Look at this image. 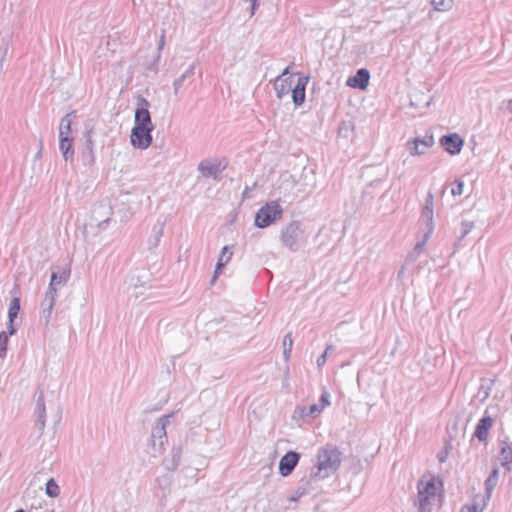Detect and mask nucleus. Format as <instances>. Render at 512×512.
I'll list each match as a JSON object with an SVG mask.
<instances>
[{"label":"nucleus","instance_id":"53","mask_svg":"<svg viewBox=\"0 0 512 512\" xmlns=\"http://www.w3.org/2000/svg\"><path fill=\"white\" fill-rule=\"evenodd\" d=\"M40 149H42V141H40ZM41 154V150L38 151L37 157Z\"/></svg>","mask_w":512,"mask_h":512},{"label":"nucleus","instance_id":"31","mask_svg":"<svg viewBox=\"0 0 512 512\" xmlns=\"http://www.w3.org/2000/svg\"><path fill=\"white\" fill-rule=\"evenodd\" d=\"M46 494L51 498H56L60 494V488L54 478H50L45 487Z\"/></svg>","mask_w":512,"mask_h":512},{"label":"nucleus","instance_id":"13","mask_svg":"<svg viewBox=\"0 0 512 512\" xmlns=\"http://www.w3.org/2000/svg\"><path fill=\"white\" fill-rule=\"evenodd\" d=\"M149 277L147 273L142 275H132L129 279V290L133 297L139 298L145 294V291L150 288Z\"/></svg>","mask_w":512,"mask_h":512},{"label":"nucleus","instance_id":"18","mask_svg":"<svg viewBox=\"0 0 512 512\" xmlns=\"http://www.w3.org/2000/svg\"><path fill=\"white\" fill-rule=\"evenodd\" d=\"M370 73L366 68L358 69L356 74L347 80V85L353 88L366 89L369 85Z\"/></svg>","mask_w":512,"mask_h":512},{"label":"nucleus","instance_id":"29","mask_svg":"<svg viewBox=\"0 0 512 512\" xmlns=\"http://www.w3.org/2000/svg\"><path fill=\"white\" fill-rule=\"evenodd\" d=\"M474 227V222L467 220L462 221L459 227L456 245H458L471 232V230Z\"/></svg>","mask_w":512,"mask_h":512},{"label":"nucleus","instance_id":"21","mask_svg":"<svg viewBox=\"0 0 512 512\" xmlns=\"http://www.w3.org/2000/svg\"><path fill=\"white\" fill-rule=\"evenodd\" d=\"M164 223H159L154 226L152 234L148 239V251L155 253V248L158 247L161 237L163 236Z\"/></svg>","mask_w":512,"mask_h":512},{"label":"nucleus","instance_id":"15","mask_svg":"<svg viewBox=\"0 0 512 512\" xmlns=\"http://www.w3.org/2000/svg\"><path fill=\"white\" fill-rule=\"evenodd\" d=\"M440 145L451 155H457L461 152L464 140L457 133L444 135L440 138Z\"/></svg>","mask_w":512,"mask_h":512},{"label":"nucleus","instance_id":"12","mask_svg":"<svg viewBox=\"0 0 512 512\" xmlns=\"http://www.w3.org/2000/svg\"><path fill=\"white\" fill-rule=\"evenodd\" d=\"M71 275V263L68 262L64 266L54 267L51 273V279L48 288L56 289L67 283Z\"/></svg>","mask_w":512,"mask_h":512},{"label":"nucleus","instance_id":"6","mask_svg":"<svg viewBox=\"0 0 512 512\" xmlns=\"http://www.w3.org/2000/svg\"><path fill=\"white\" fill-rule=\"evenodd\" d=\"M170 415L161 417L151 432V444L153 454H161L164 451L165 444L167 443L166 425L169 423Z\"/></svg>","mask_w":512,"mask_h":512},{"label":"nucleus","instance_id":"17","mask_svg":"<svg viewBox=\"0 0 512 512\" xmlns=\"http://www.w3.org/2000/svg\"><path fill=\"white\" fill-rule=\"evenodd\" d=\"M309 82L308 76H299L297 84L293 89H291L292 92V100L295 106H301L305 101V90L306 86Z\"/></svg>","mask_w":512,"mask_h":512},{"label":"nucleus","instance_id":"10","mask_svg":"<svg viewBox=\"0 0 512 512\" xmlns=\"http://www.w3.org/2000/svg\"><path fill=\"white\" fill-rule=\"evenodd\" d=\"M152 129L134 126L131 130V144L138 149H147L152 144Z\"/></svg>","mask_w":512,"mask_h":512},{"label":"nucleus","instance_id":"51","mask_svg":"<svg viewBox=\"0 0 512 512\" xmlns=\"http://www.w3.org/2000/svg\"><path fill=\"white\" fill-rule=\"evenodd\" d=\"M290 68H291V66H287V67L283 70V72H282V74H281L280 76H282L283 78H285L284 76H286L287 74H289V73H290Z\"/></svg>","mask_w":512,"mask_h":512},{"label":"nucleus","instance_id":"30","mask_svg":"<svg viewBox=\"0 0 512 512\" xmlns=\"http://www.w3.org/2000/svg\"><path fill=\"white\" fill-rule=\"evenodd\" d=\"M19 311H20V299L18 297H15L11 300L9 309H8V319H10V322L15 321V319L18 316Z\"/></svg>","mask_w":512,"mask_h":512},{"label":"nucleus","instance_id":"50","mask_svg":"<svg viewBox=\"0 0 512 512\" xmlns=\"http://www.w3.org/2000/svg\"><path fill=\"white\" fill-rule=\"evenodd\" d=\"M446 458H447V452L446 451L439 453L438 459H439L440 462H445Z\"/></svg>","mask_w":512,"mask_h":512},{"label":"nucleus","instance_id":"54","mask_svg":"<svg viewBox=\"0 0 512 512\" xmlns=\"http://www.w3.org/2000/svg\"><path fill=\"white\" fill-rule=\"evenodd\" d=\"M15 512H24V511H23L22 509H20V510H17V511H15Z\"/></svg>","mask_w":512,"mask_h":512},{"label":"nucleus","instance_id":"35","mask_svg":"<svg viewBox=\"0 0 512 512\" xmlns=\"http://www.w3.org/2000/svg\"><path fill=\"white\" fill-rule=\"evenodd\" d=\"M322 407L319 404H312L309 408H301L302 416H316L322 412Z\"/></svg>","mask_w":512,"mask_h":512},{"label":"nucleus","instance_id":"27","mask_svg":"<svg viewBox=\"0 0 512 512\" xmlns=\"http://www.w3.org/2000/svg\"><path fill=\"white\" fill-rule=\"evenodd\" d=\"M37 413H38L37 423L39 425V429L42 431L45 427V418H46V408H45V403H44V397L42 394L37 399Z\"/></svg>","mask_w":512,"mask_h":512},{"label":"nucleus","instance_id":"43","mask_svg":"<svg viewBox=\"0 0 512 512\" xmlns=\"http://www.w3.org/2000/svg\"><path fill=\"white\" fill-rule=\"evenodd\" d=\"M329 393L324 390L322 395H321V398H320V407H322V409H324L326 406L330 405V401H329Z\"/></svg>","mask_w":512,"mask_h":512},{"label":"nucleus","instance_id":"11","mask_svg":"<svg viewBox=\"0 0 512 512\" xmlns=\"http://www.w3.org/2000/svg\"><path fill=\"white\" fill-rule=\"evenodd\" d=\"M433 101V95H431L430 90L422 86L420 88H414L410 93V106L425 109L428 108Z\"/></svg>","mask_w":512,"mask_h":512},{"label":"nucleus","instance_id":"48","mask_svg":"<svg viewBox=\"0 0 512 512\" xmlns=\"http://www.w3.org/2000/svg\"><path fill=\"white\" fill-rule=\"evenodd\" d=\"M307 492L306 488L299 487L296 491V496L292 498V500H296L299 497L303 496Z\"/></svg>","mask_w":512,"mask_h":512},{"label":"nucleus","instance_id":"14","mask_svg":"<svg viewBox=\"0 0 512 512\" xmlns=\"http://www.w3.org/2000/svg\"><path fill=\"white\" fill-rule=\"evenodd\" d=\"M226 168V165H222L220 162L213 163L208 159L202 160L198 165V170L205 178H213L214 180H220L221 173Z\"/></svg>","mask_w":512,"mask_h":512},{"label":"nucleus","instance_id":"46","mask_svg":"<svg viewBox=\"0 0 512 512\" xmlns=\"http://www.w3.org/2000/svg\"><path fill=\"white\" fill-rule=\"evenodd\" d=\"M244 1L250 4L251 15H253L258 6V0H244Z\"/></svg>","mask_w":512,"mask_h":512},{"label":"nucleus","instance_id":"2","mask_svg":"<svg viewBox=\"0 0 512 512\" xmlns=\"http://www.w3.org/2000/svg\"><path fill=\"white\" fill-rule=\"evenodd\" d=\"M307 237L300 221H291L281 231V241L290 251L297 252L305 243Z\"/></svg>","mask_w":512,"mask_h":512},{"label":"nucleus","instance_id":"3","mask_svg":"<svg viewBox=\"0 0 512 512\" xmlns=\"http://www.w3.org/2000/svg\"><path fill=\"white\" fill-rule=\"evenodd\" d=\"M433 210H434V196L431 192L427 193L425 198V204L421 212V219L425 223V232L424 238L422 241L417 242L415 244L414 250L417 253H421L423 246L425 245L429 236L433 233L434 223H433Z\"/></svg>","mask_w":512,"mask_h":512},{"label":"nucleus","instance_id":"1","mask_svg":"<svg viewBox=\"0 0 512 512\" xmlns=\"http://www.w3.org/2000/svg\"><path fill=\"white\" fill-rule=\"evenodd\" d=\"M341 464V453L338 449L321 448L317 454V464L312 468L309 477L301 482L310 485L312 482L323 480L333 474Z\"/></svg>","mask_w":512,"mask_h":512},{"label":"nucleus","instance_id":"36","mask_svg":"<svg viewBox=\"0 0 512 512\" xmlns=\"http://www.w3.org/2000/svg\"><path fill=\"white\" fill-rule=\"evenodd\" d=\"M9 41L10 36L7 35V37L1 38V44H0V61L3 62L8 54L9 50Z\"/></svg>","mask_w":512,"mask_h":512},{"label":"nucleus","instance_id":"5","mask_svg":"<svg viewBox=\"0 0 512 512\" xmlns=\"http://www.w3.org/2000/svg\"><path fill=\"white\" fill-rule=\"evenodd\" d=\"M418 495L415 501L419 512H430L431 511V500L435 498L436 487L432 480L419 481L418 483Z\"/></svg>","mask_w":512,"mask_h":512},{"label":"nucleus","instance_id":"45","mask_svg":"<svg viewBox=\"0 0 512 512\" xmlns=\"http://www.w3.org/2000/svg\"><path fill=\"white\" fill-rule=\"evenodd\" d=\"M90 134H91V131H87L86 132V138H87L86 139V146H87V149L90 151V153H92L93 152V141L91 139Z\"/></svg>","mask_w":512,"mask_h":512},{"label":"nucleus","instance_id":"28","mask_svg":"<svg viewBox=\"0 0 512 512\" xmlns=\"http://www.w3.org/2000/svg\"><path fill=\"white\" fill-rule=\"evenodd\" d=\"M500 461L503 467L507 470L512 469V448L509 445H505L501 448Z\"/></svg>","mask_w":512,"mask_h":512},{"label":"nucleus","instance_id":"33","mask_svg":"<svg viewBox=\"0 0 512 512\" xmlns=\"http://www.w3.org/2000/svg\"><path fill=\"white\" fill-rule=\"evenodd\" d=\"M431 3L437 11H448L453 5V0H432Z\"/></svg>","mask_w":512,"mask_h":512},{"label":"nucleus","instance_id":"26","mask_svg":"<svg viewBox=\"0 0 512 512\" xmlns=\"http://www.w3.org/2000/svg\"><path fill=\"white\" fill-rule=\"evenodd\" d=\"M498 476H499V471L497 468H494L492 470V472L490 473V475L485 480V489H486V496L484 499L485 501L490 499L492 491L498 483Z\"/></svg>","mask_w":512,"mask_h":512},{"label":"nucleus","instance_id":"7","mask_svg":"<svg viewBox=\"0 0 512 512\" xmlns=\"http://www.w3.org/2000/svg\"><path fill=\"white\" fill-rule=\"evenodd\" d=\"M150 102L143 96L137 97L134 123L136 127L154 130V125L149 112Z\"/></svg>","mask_w":512,"mask_h":512},{"label":"nucleus","instance_id":"39","mask_svg":"<svg viewBox=\"0 0 512 512\" xmlns=\"http://www.w3.org/2000/svg\"><path fill=\"white\" fill-rule=\"evenodd\" d=\"M486 506V501L483 500V502L480 503H474L472 505L464 506L461 510V512H482Z\"/></svg>","mask_w":512,"mask_h":512},{"label":"nucleus","instance_id":"22","mask_svg":"<svg viewBox=\"0 0 512 512\" xmlns=\"http://www.w3.org/2000/svg\"><path fill=\"white\" fill-rule=\"evenodd\" d=\"M492 426V418L489 416L483 417L480 419L479 423L475 429V437L478 438L479 441H485L488 436V431Z\"/></svg>","mask_w":512,"mask_h":512},{"label":"nucleus","instance_id":"44","mask_svg":"<svg viewBox=\"0 0 512 512\" xmlns=\"http://www.w3.org/2000/svg\"><path fill=\"white\" fill-rule=\"evenodd\" d=\"M491 390V385L484 386L483 384L480 386L478 395H482V400H485L489 397Z\"/></svg>","mask_w":512,"mask_h":512},{"label":"nucleus","instance_id":"20","mask_svg":"<svg viewBox=\"0 0 512 512\" xmlns=\"http://www.w3.org/2000/svg\"><path fill=\"white\" fill-rule=\"evenodd\" d=\"M194 73H195V63L191 64L180 77H178L174 80L173 90H174L175 95H178L179 90L185 85V82H187V81L189 83L192 82Z\"/></svg>","mask_w":512,"mask_h":512},{"label":"nucleus","instance_id":"52","mask_svg":"<svg viewBox=\"0 0 512 512\" xmlns=\"http://www.w3.org/2000/svg\"><path fill=\"white\" fill-rule=\"evenodd\" d=\"M507 109L512 113V99L508 102Z\"/></svg>","mask_w":512,"mask_h":512},{"label":"nucleus","instance_id":"41","mask_svg":"<svg viewBox=\"0 0 512 512\" xmlns=\"http://www.w3.org/2000/svg\"><path fill=\"white\" fill-rule=\"evenodd\" d=\"M463 188H464V182L460 179H456L453 182V188L451 190L452 195L453 196L461 195L463 193Z\"/></svg>","mask_w":512,"mask_h":512},{"label":"nucleus","instance_id":"40","mask_svg":"<svg viewBox=\"0 0 512 512\" xmlns=\"http://www.w3.org/2000/svg\"><path fill=\"white\" fill-rule=\"evenodd\" d=\"M180 457H181V449L180 448H174L173 449L172 463L167 465V469L168 470H174L178 466V464H179Z\"/></svg>","mask_w":512,"mask_h":512},{"label":"nucleus","instance_id":"34","mask_svg":"<svg viewBox=\"0 0 512 512\" xmlns=\"http://www.w3.org/2000/svg\"><path fill=\"white\" fill-rule=\"evenodd\" d=\"M164 43H165V36H164V34H162L161 39H160V41H159V43H158V54L156 55V57H155V59H154L153 63H151V64L149 65V67H148V69H149V70H152V71H154L155 73H157V72H158V62H159L160 57H161V55H160V51L162 50V48H163V46H164Z\"/></svg>","mask_w":512,"mask_h":512},{"label":"nucleus","instance_id":"25","mask_svg":"<svg viewBox=\"0 0 512 512\" xmlns=\"http://www.w3.org/2000/svg\"><path fill=\"white\" fill-rule=\"evenodd\" d=\"M76 117V112L72 111L67 113L60 122L59 126V137L69 136L71 132L72 119Z\"/></svg>","mask_w":512,"mask_h":512},{"label":"nucleus","instance_id":"24","mask_svg":"<svg viewBox=\"0 0 512 512\" xmlns=\"http://www.w3.org/2000/svg\"><path fill=\"white\" fill-rule=\"evenodd\" d=\"M60 138L59 148L62 152V155L64 159L67 161L69 159H72L74 155V149H73V139L69 136H62Z\"/></svg>","mask_w":512,"mask_h":512},{"label":"nucleus","instance_id":"4","mask_svg":"<svg viewBox=\"0 0 512 512\" xmlns=\"http://www.w3.org/2000/svg\"><path fill=\"white\" fill-rule=\"evenodd\" d=\"M283 210L277 201H271L262 206L255 215V225L259 228L268 227L282 216Z\"/></svg>","mask_w":512,"mask_h":512},{"label":"nucleus","instance_id":"9","mask_svg":"<svg viewBox=\"0 0 512 512\" xmlns=\"http://www.w3.org/2000/svg\"><path fill=\"white\" fill-rule=\"evenodd\" d=\"M407 148L410 155L420 156L426 153V151L434 145L433 134L427 132L424 137H415L407 142Z\"/></svg>","mask_w":512,"mask_h":512},{"label":"nucleus","instance_id":"42","mask_svg":"<svg viewBox=\"0 0 512 512\" xmlns=\"http://www.w3.org/2000/svg\"><path fill=\"white\" fill-rule=\"evenodd\" d=\"M331 349H332V346H328L326 348V350L318 357V359H317V366L319 368L322 367L325 364L326 359H327V354H328L329 350H331Z\"/></svg>","mask_w":512,"mask_h":512},{"label":"nucleus","instance_id":"19","mask_svg":"<svg viewBox=\"0 0 512 512\" xmlns=\"http://www.w3.org/2000/svg\"><path fill=\"white\" fill-rule=\"evenodd\" d=\"M292 78L290 76L283 78L282 76H278L274 83V89L276 91V96L279 99H282L285 95H287L291 91Z\"/></svg>","mask_w":512,"mask_h":512},{"label":"nucleus","instance_id":"16","mask_svg":"<svg viewBox=\"0 0 512 512\" xmlns=\"http://www.w3.org/2000/svg\"><path fill=\"white\" fill-rule=\"evenodd\" d=\"M300 459V454L295 451L287 452L279 461V472L282 476L290 475Z\"/></svg>","mask_w":512,"mask_h":512},{"label":"nucleus","instance_id":"38","mask_svg":"<svg viewBox=\"0 0 512 512\" xmlns=\"http://www.w3.org/2000/svg\"><path fill=\"white\" fill-rule=\"evenodd\" d=\"M230 258H226L225 261H223V258H219V261L215 267L214 274L211 279V284L213 285L215 281L217 280L219 274L221 273V270L226 266Z\"/></svg>","mask_w":512,"mask_h":512},{"label":"nucleus","instance_id":"8","mask_svg":"<svg viewBox=\"0 0 512 512\" xmlns=\"http://www.w3.org/2000/svg\"><path fill=\"white\" fill-rule=\"evenodd\" d=\"M111 215L112 209L110 206L103 203L97 204L93 207L89 225L104 229L109 223Z\"/></svg>","mask_w":512,"mask_h":512},{"label":"nucleus","instance_id":"49","mask_svg":"<svg viewBox=\"0 0 512 512\" xmlns=\"http://www.w3.org/2000/svg\"><path fill=\"white\" fill-rule=\"evenodd\" d=\"M231 249H232V247H230V246H224V247L222 248V251H221L220 256H225L227 253H229V254H230V256H231V255L233 254V252L231 251Z\"/></svg>","mask_w":512,"mask_h":512},{"label":"nucleus","instance_id":"32","mask_svg":"<svg viewBox=\"0 0 512 512\" xmlns=\"http://www.w3.org/2000/svg\"><path fill=\"white\" fill-rule=\"evenodd\" d=\"M292 346H293V339H292L291 333H288L284 336V339H283V356H284L285 360H288L290 358Z\"/></svg>","mask_w":512,"mask_h":512},{"label":"nucleus","instance_id":"47","mask_svg":"<svg viewBox=\"0 0 512 512\" xmlns=\"http://www.w3.org/2000/svg\"><path fill=\"white\" fill-rule=\"evenodd\" d=\"M7 329H8V332H7L8 336L14 335L16 333V327L14 326V322H10V319H8Z\"/></svg>","mask_w":512,"mask_h":512},{"label":"nucleus","instance_id":"37","mask_svg":"<svg viewBox=\"0 0 512 512\" xmlns=\"http://www.w3.org/2000/svg\"><path fill=\"white\" fill-rule=\"evenodd\" d=\"M9 337L6 331L0 333V358L6 355Z\"/></svg>","mask_w":512,"mask_h":512},{"label":"nucleus","instance_id":"23","mask_svg":"<svg viewBox=\"0 0 512 512\" xmlns=\"http://www.w3.org/2000/svg\"><path fill=\"white\" fill-rule=\"evenodd\" d=\"M57 297V290L48 288L45 297L42 301L43 314L48 318L51 315L55 300Z\"/></svg>","mask_w":512,"mask_h":512}]
</instances>
